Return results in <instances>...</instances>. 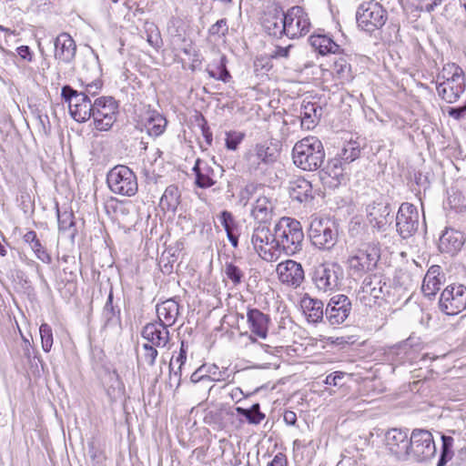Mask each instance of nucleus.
Here are the masks:
<instances>
[{"mask_svg":"<svg viewBox=\"0 0 466 466\" xmlns=\"http://www.w3.org/2000/svg\"><path fill=\"white\" fill-rule=\"evenodd\" d=\"M274 238L278 259L281 254L293 256L302 250L304 233L301 223L289 217H282L274 226Z\"/></svg>","mask_w":466,"mask_h":466,"instance_id":"1","label":"nucleus"},{"mask_svg":"<svg viewBox=\"0 0 466 466\" xmlns=\"http://www.w3.org/2000/svg\"><path fill=\"white\" fill-rule=\"evenodd\" d=\"M294 165L304 171L318 170L324 162L325 150L316 137H307L298 141L292 148Z\"/></svg>","mask_w":466,"mask_h":466,"instance_id":"2","label":"nucleus"},{"mask_svg":"<svg viewBox=\"0 0 466 466\" xmlns=\"http://www.w3.org/2000/svg\"><path fill=\"white\" fill-rule=\"evenodd\" d=\"M443 81L437 84V92L447 103H455L465 90V78L462 69L455 64L448 65L439 74L438 79Z\"/></svg>","mask_w":466,"mask_h":466,"instance_id":"3","label":"nucleus"},{"mask_svg":"<svg viewBox=\"0 0 466 466\" xmlns=\"http://www.w3.org/2000/svg\"><path fill=\"white\" fill-rule=\"evenodd\" d=\"M436 454V446L431 431L414 429L410 435L407 461L425 462Z\"/></svg>","mask_w":466,"mask_h":466,"instance_id":"4","label":"nucleus"},{"mask_svg":"<svg viewBox=\"0 0 466 466\" xmlns=\"http://www.w3.org/2000/svg\"><path fill=\"white\" fill-rule=\"evenodd\" d=\"M390 286L381 275L367 276L358 292V299L366 307L380 304L390 295Z\"/></svg>","mask_w":466,"mask_h":466,"instance_id":"5","label":"nucleus"},{"mask_svg":"<svg viewBox=\"0 0 466 466\" xmlns=\"http://www.w3.org/2000/svg\"><path fill=\"white\" fill-rule=\"evenodd\" d=\"M106 183L113 193L121 196L132 197L138 189L137 176L124 165H117L107 173Z\"/></svg>","mask_w":466,"mask_h":466,"instance_id":"6","label":"nucleus"},{"mask_svg":"<svg viewBox=\"0 0 466 466\" xmlns=\"http://www.w3.org/2000/svg\"><path fill=\"white\" fill-rule=\"evenodd\" d=\"M387 19V11L380 3L375 1L362 3L356 12L358 26L368 33L380 29Z\"/></svg>","mask_w":466,"mask_h":466,"instance_id":"7","label":"nucleus"},{"mask_svg":"<svg viewBox=\"0 0 466 466\" xmlns=\"http://www.w3.org/2000/svg\"><path fill=\"white\" fill-rule=\"evenodd\" d=\"M308 233L312 245L319 249L329 250L338 241L337 227L329 219L314 218Z\"/></svg>","mask_w":466,"mask_h":466,"instance_id":"8","label":"nucleus"},{"mask_svg":"<svg viewBox=\"0 0 466 466\" xmlns=\"http://www.w3.org/2000/svg\"><path fill=\"white\" fill-rule=\"evenodd\" d=\"M342 279L343 269L338 263H321L312 272L313 284L322 292L339 289Z\"/></svg>","mask_w":466,"mask_h":466,"instance_id":"9","label":"nucleus"},{"mask_svg":"<svg viewBox=\"0 0 466 466\" xmlns=\"http://www.w3.org/2000/svg\"><path fill=\"white\" fill-rule=\"evenodd\" d=\"M62 98L68 103L71 116L79 123L87 121L92 116L93 103L86 92H78L70 86H64Z\"/></svg>","mask_w":466,"mask_h":466,"instance_id":"10","label":"nucleus"},{"mask_svg":"<svg viewBox=\"0 0 466 466\" xmlns=\"http://www.w3.org/2000/svg\"><path fill=\"white\" fill-rule=\"evenodd\" d=\"M380 257V249L378 243H364L350 257V269L354 274L362 275L376 267Z\"/></svg>","mask_w":466,"mask_h":466,"instance_id":"11","label":"nucleus"},{"mask_svg":"<svg viewBox=\"0 0 466 466\" xmlns=\"http://www.w3.org/2000/svg\"><path fill=\"white\" fill-rule=\"evenodd\" d=\"M118 105L112 96H101L93 103L92 116L95 128L109 130L116 120Z\"/></svg>","mask_w":466,"mask_h":466,"instance_id":"12","label":"nucleus"},{"mask_svg":"<svg viewBox=\"0 0 466 466\" xmlns=\"http://www.w3.org/2000/svg\"><path fill=\"white\" fill-rule=\"evenodd\" d=\"M439 308L446 315L454 316L466 309V287L451 284L441 294Z\"/></svg>","mask_w":466,"mask_h":466,"instance_id":"13","label":"nucleus"},{"mask_svg":"<svg viewBox=\"0 0 466 466\" xmlns=\"http://www.w3.org/2000/svg\"><path fill=\"white\" fill-rule=\"evenodd\" d=\"M274 230L271 231L267 225L258 224L252 233L251 243L259 257L268 262L278 260L275 248Z\"/></svg>","mask_w":466,"mask_h":466,"instance_id":"14","label":"nucleus"},{"mask_svg":"<svg viewBox=\"0 0 466 466\" xmlns=\"http://www.w3.org/2000/svg\"><path fill=\"white\" fill-rule=\"evenodd\" d=\"M310 22L305 10L299 5L292 6L286 12L283 33L289 39L299 38L309 32Z\"/></svg>","mask_w":466,"mask_h":466,"instance_id":"15","label":"nucleus"},{"mask_svg":"<svg viewBox=\"0 0 466 466\" xmlns=\"http://www.w3.org/2000/svg\"><path fill=\"white\" fill-rule=\"evenodd\" d=\"M420 215L416 206L402 203L396 215V228L402 238L413 236L419 228Z\"/></svg>","mask_w":466,"mask_h":466,"instance_id":"16","label":"nucleus"},{"mask_svg":"<svg viewBox=\"0 0 466 466\" xmlns=\"http://www.w3.org/2000/svg\"><path fill=\"white\" fill-rule=\"evenodd\" d=\"M284 22H286V12L278 5L267 6L260 16V24L264 31L278 39L284 36L282 30Z\"/></svg>","mask_w":466,"mask_h":466,"instance_id":"17","label":"nucleus"},{"mask_svg":"<svg viewBox=\"0 0 466 466\" xmlns=\"http://www.w3.org/2000/svg\"><path fill=\"white\" fill-rule=\"evenodd\" d=\"M410 436L408 431L400 429H390L384 434L383 443L390 454L398 460L407 461Z\"/></svg>","mask_w":466,"mask_h":466,"instance_id":"18","label":"nucleus"},{"mask_svg":"<svg viewBox=\"0 0 466 466\" xmlns=\"http://www.w3.org/2000/svg\"><path fill=\"white\" fill-rule=\"evenodd\" d=\"M228 368L219 370L216 364H203L190 376V383L205 384L206 389H213V382L225 381L228 379Z\"/></svg>","mask_w":466,"mask_h":466,"instance_id":"19","label":"nucleus"},{"mask_svg":"<svg viewBox=\"0 0 466 466\" xmlns=\"http://www.w3.org/2000/svg\"><path fill=\"white\" fill-rule=\"evenodd\" d=\"M350 311L351 301L349 297L339 294L329 299L325 309V318L330 325H339L348 319Z\"/></svg>","mask_w":466,"mask_h":466,"instance_id":"20","label":"nucleus"},{"mask_svg":"<svg viewBox=\"0 0 466 466\" xmlns=\"http://www.w3.org/2000/svg\"><path fill=\"white\" fill-rule=\"evenodd\" d=\"M245 159L249 170L258 171L263 170L268 166L273 164L277 159V156L269 147L258 144L246 154Z\"/></svg>","mask_w":466,"mask_h":466,"instance_id":"21","label":"nucleus"},{"mask_svg":"<svg viewBox=\"0 0 466 466\" xmlns=\"http://www.w3.org/2000/svg\"><path fill=\"white\" fill-rule=\"evenodd\" d=\"M276 271L281 283L293 288L300 286L304 280V270L301 264L292 259L278 264Z\"/></svg>","mask_w":466,"mask_h":466,"instance_id":"22","label":"nucleus"},{"mask_svg":"<svg viewBox=\"0 0 466 466\" xmlns=\"http://www.w3.org/2000/svg\"><path fill=\"white\" fill-rule=\"evenodd\" d=\"M367 212L371 227L379 231L386 230L387 227L392 222L391 209L386 202H373L368 206Z\"/></svg>","mask_w":466,"mask_h":466,"instance_id":"23","label":"nucleus"},{"mask_svg":"<svg viewBox=\"0 0 466 466\" xmlns=\"http://www.w3.org/2000/svg\"><path fill=\"white\" fill-rule=\"evenodd\" d=\"M141 337L146 342L159 349L166 348L170 341L168 327L158 321L146 324L141 330Z\"/></svg>","mask_w":466,"mask_h":466,"instance_id":"24","label":"nucleus"},{"mask_svg":"<svg viewBox=\"0 0 466 466\" xmlns=\"http://www.w3.org/2000/svg\"><path fill=\"white\" fill-rule=\"evenodd\" d=\"M54 56L59 62L68 64L75 58L76 46L69 34H59L54 40Z\"/></svg>","mask_w":466,"mask_h":466,"instance_id":"25","label":"nucleus"},{"mask_svg":"<svg viewBox=\"0 0 466 466\" xmlns=\"http://www.w3.org/2000/svg\"><path fill=\"white\" fill-rule=\"evenodd\" d=\"M247 322L252 335L259 339H266L270 323L268 315L258 309H248L247 312Z\"/></svg>","mask_w":466,"mask_h":466,"instance_id":"26","label":"nucleus"},{"mask_svg":"<svg viewBox=\"0 0 466 466\" xmlns=\"http://www.w3.org/2000/svg\"><path fill=\"white\" fill-rule=\"evenodd\" d=\"M464 243L463 234L461 231L446 228L439 239V249L442 253L456 254Z\"/></svg>","mask_w":466,"mask_h":466,"instance_id":"27","label":"nucleus"},{"mask_svg":"<svg viewBox=\"0 0 466 466\" xmlns=\"http://www.w3.org/2000/svg\"><path fill=\"white\" fill-rule=\"evenodd\" d=\"M345 164L339 157H335L328 161L327 166L320 171L321 178L326 179V176L330 177V181L327 183L330 187H338L346 181Z\"/></svg>","mask_w":466,"mask_h":466,"instance_id":"28","label":"nucleus"},{"mask_svg":"<svg viewBox=\"0 0 466 466\" xmlns=\"http://www.w3.org/2000/svg\"><path fill=\"white\" fill-rule=\"evenodd\" d=\"M300 307L309 322L319 323L325 316L324 304L320 299L305 294L300 300Z\"/></svg>","mask_w":466,"mask_h":466,"instance_id":"29","label":"nucleus"},{"mask_svg":"<svg viewBox=\"0 0 466 466\" xmlns=\"http://www.w3.org/2000/svg\"><path fill=\"white\" fill-rule=\"evenodd\" d=\"M289 196L299 203L309 202L314 198L311 183L304 177H298L289 182Z\"/></svg>","mask_w":466,"mask_h":466,"instance_id":"30","label":"nucleus"},{"mask_svg":"<svg viewBox=\"0 0 466 466\" xmlns=\"http://www.w3.org/2000/svg\"><path fill=\"white\" fill-rule=\"evenodd\" d=\"M192 170L196 176L195 184L198 187L208 188L216 184L214 169L206 161L197 159Z\"/></svg>","mask_w":466,"mask_h":466,"instance_id":"31","label":"nucleus"},{"mask_svg":"<svg viewBox=\"0 0 466 466\" xmlns=\"http://www.w3.org/2000/svg\"><path fill=\"white\" fill-rule=\"evenodd\" d=\"M413 339H407L390 347L386 351L388 360L396 364H402L411 359Z\"/></svg>","mask_w":466,"mask_h":466,"instance_id":"32","label":"nucleus"},{"mask_svg":"<svg viewBox=\"0 0 466 466\" xmlns=\"http://www.w3.org/2000/svg\"><path fill=\"white\" fill-rule=\"evenodd\" d=\"M157 321L169 328L177 321L179 314V305L173 299H167L157 305Z\"/></svg>","mask_w":466,"mask_h":466,"instance_id":"33","label":"nucleus"},{"mask_svg":"<svg viewBox=\"0 0 466 466\" xmlns=\"http://www.w3.org/2000/svg\"><path fill=\"white\" fill-rule=\"evenodd\" d=\"M441 268L438 265L431 266L427 271L423 282L421 290L425 297L431 299L434 297L437 291L441 289Z\"/></svg>","mask_w":466,"mask_h":466,"instance_id":"34","label":"nucleus"},{"mask_svg":"<svg viewBox=\"0 0 466 466\" xmlns=\"http://www.w3.org/2000/svg\"><path fill=\"white\" fill-rule=\"evenodd\" d=\"M102 317L105 328L121 325V310L118 305L114 304L112 289L109 291L106 302L103 308Z\"/></svg>","mask_w":466,"mask_h":466,"instance_id":"35","label":"nucleus"},{"mask_svg":"<svg viewBox=\"0 0 466 466\" xmlns=\"http://www.w3.org/2000/svg\"><path fill=\"white\" fill-rule=\"evenodd\" d=\"M322 116V107L316 103L308 102L302 104L300 108V117L302 127L312 129Z\"/></svg>","mask_w":466,"mask_h":466,"instance_id":"36","label":"nucleus"},{"mask_svg":"<svg viewBox=\"0 0 466 466\" xmlns=\"http://www.w3.org/2000/svg\"><path fill=\"white\" fill-rule=\"evenodd\" d=\"M167 124V121L162 115L156 111H150L147 113L143 125L150 137H157L165 132Z\"/></svg>","mask_w":466,"mask_h":466,"instance_id":"37","label":"nucleus"},{"mask_svg":"<svg viewBox=\"0 0 466 466\" xmlns=\"http://www.w3.org/2000/svg\"><path fill=\"white\" fill-rule=\"evenodd\" d=\"M273 205L267 197H259L256 200L251 214L258 224L266 225L272 218Z\"/></svg>","mask_w":466,"mask_h":466,"instance_id":"38","label":"nucleus"},{"mask_svg":"<svg viewBox=\"0 0 466 466\" xmlns=\"http://www.w3.org/2000/svg\"><path fill=\"white\" fill-rule=\"evenodd\" d=\"M309 41L312 47L322 56L340 52V46L331 37L326 35H311Z\"/></svg>","mask_w":466,"mask_h":466,"instance_id":"39","label":"nucleus"},{"mask_svg":"<svg viewBox=\"0 0 466 466\" xmlns=\"http://www.w3.org/2000/svg\"><path fill=\"white\" fill-rule=\"evenodd\" d=\"M157 349L159 348L147 342L142 344L140 350L137 349V368L154 367L158 356Z\"/></svg>","mask_w":466,"mask_h":466,"instance_id":"40","label":"nucleus"},{"mask_svg":"<svg viewBox=\"0 0 466 466\" xmlns=\"http://www.w3.org/2000/svg\"><path fill=\"white\" fill-rule=\"evenodd\" d=\"M206 72L211 78L228 83L231 78L229 71L227 69V58L224 55L218 56V59L208 64Z\"/></svg>","mask_w":466,"mask_h":466,"instance_id":"41","label":"nucleus"},{"mask_svg":"<svg viewBox=\"0 0 466 466\" xmlns=\"http://www.w3.org/2000/svg\"><path fill=\"white\" fill-rule=\"evenodd\" d=\"M180 203V192L177 186H168L160 198V207L163 210L175 212Z\"/></svg>","mask_w":466,"mask_h":466,"instance_id":"42","label":"nucleus"},{"mask_svg":"<svg viewBox=\"0 0 466 466\" xmlns=\"http://www.w3.org/2000/svg\"><path fill=\"white\" fill-rule=\"evenodd\" d=\"M361 153V147L359 142L355 140H350L344 142L341 148L336 154V157H339L345 164H350L358 159Z\"/></svg>","mask_w":466,"mask_h":466,"instance_id":"43","label":"nucleus"},{"mask_svg":"<svg viewBox=\"0 0 466 466\" xmlns=\"http://www.w3.org/2000/svg\"><path fill=\"white\" fill-rule=\"evenodd\" d=\"M332 73L340 81V83L350 82L353 76L351 66L346 57H339L333 62Z\"/></svg>","mask_w":466,"mask_h":466,"instance_id":"44","label":"nucleus"},{"mask_svg":"<svg viewBox=\"0 0 466 466\" xmlns=\"http://www.w3.org/2000/svg\"><path fill=\"white\" fill-rule=\"evenodd\" d=\"M57 221H58V228L60 231H71L70 237L74 238L76 236L75 221H74V214L72 211L65 210L60 212L59 208L56 210Z\"/></svg>","mask_w":466,"mask_h":466,"instance_id":"45","label":"nucleus"},{"mask_svg":"<svg viewBox=\"0 0 466 466\" xmlns=\"http://www.w3.org/2000/svg\"><path fill=\"white\" fill-rule=\"evenodd\" d=\"M236 411L238 415L245 417L250 424H258L265 418V414L260 411L258 403L253 404L250 409L237 407Z\"/></svg>","mask_w":466,"mask_h":466,"instance_id":"46","label":"nucleus"},{"mask_svg":"<svg viewBox=\"0 0 466 466\" xmlns=\"http://www.w3.org/2000/svg\"><path fill=\"white\" fill-rule=\"evenodd\" d=\"M442 445L441 451L439 461L437 462V466H445L449 461L451 460L453 456V438L451 436L442 435L441 436Z\"/></svg>","mask_w":466,"mask_h":466,"instance_id":"47","label":"nucleus"},{"mask_svg":"<svg viewBox=\"0 0 466 466\" xmlns=\"http://www.w3.org/2000/svg\"><path fill=\"white\" fill-rule=\"evenodd\" d=\"M223 270L226 277L233 283L234 286H238L242 282L244 272L234 263L226 262Z\"/></svg>","mask_w":466,"mask_h":466,"instance_id":"48","label":"nucleus"},{"mask_svg":"<svg viewBox=\"0 0 466 466\" xmlns=\"http://www.w3.org/2000/svg\"><path fill=\"white\" fill-rule=\"evenodd\" d=\"M42 349L45 352H49L53 346V332L52 328L46 324L43 323L39 328Z\"/></svg>","mask_w":466,"mask_h":466,"instance_id":"49","label":"nucleus"},{"mask_svg":"<svg viewBox=\"0 0 466 466\" xmlns=\"http://www.w3.org/2000/svg\"><path fill=\"white\" fill-rule=\"evenodd\" d=\"M219 220L227 234L235 232L238 228L233 215L228 210H223L220 213Z\"/></svg>","mask_w":466,"mask_h":466,"instance_id":"50","label":"nucleus"},{"mask_svg":"<svg viewBox=\"0 0 466 466\" xmlns=\"http://www.w3.org/2000/svg\"><path fill=\"white\" fill-rule=\"evenodd\" d=\"M228 32V21L226 18L218 20L208 28V35L212 36L223 37Z\"/></svg>","mask_w":466,"mask_h":466,"instance_id":"51","label":"nucleus"},{"mask_svg":"<svg viewBox=\"0 0 466 466\" xmlns=\"http://www.w3.org/2000/svg\"><path fill=\"white\" fill-rule=\"evenodd\" d=\"M226 135V147L228 150H236L245 137L243 133L237 131H229Z\"/></svg>","mask_w":466,"mask_h":466,"instance_id":"52","label":"nucleus"},{"mask_svg":"<svg viewBox=\"0 0 466 466\" xmlns=\"http://www.w3.org/2000/svg\"><path fill=\"white\" fill-rule=\"evenodd\" d=\"M31 249L36 256L38 259H40L43 263L50 264L52 262V258L46 249L43 247L40 240L38 239L35 244H32Z\"/></svg>","mask_w":466,"mask_h":466,"instance_id":"53","label":"nucleus"},{"mask_svg":"<svg viewBox=\"0 0 466 466\" xmlns=\"http://www.w3.org/2000/svg\"><path fill=\"white\" fill-rule=\"evenodd\" d=\"M345 375V372L335 371L333 373L329 374L326 377L324 383L335 387L341 386L340 380L344 378Z\"/></svg>","mask_w":466,"mask_h":466,"instance_id":"54","label":"nucleus"},{"mask_svg":"<svg viewBox=\"0 0 466 466\" xmlns=\"http://www.w3.org/2000/svg\"><path fill=\"white\" fill-rule=\"evenodd\" d=\"M448 115L456 120L463 119L466 116V102L462 106L457 107H449Z\"/></svg>","mask_w":466,"mask_h":466,"instance_id":"55","label":"nucleus"},{"mask_svg":"<svg viewBox=\"0 0 466 466\" xmlns=\"http://www.w3.org/2000/svg\"><path fill=\"white\" fill-rule=\"evenodd\" d=\"M292 45H289L288 46L285 47L277 46L270 53V57L273 59L287 58L289 56V50L290 48H292Z\"/></svg>","mask_w":466,"mask_h":466,"instance_id":"56","label":"nucleus"},{"mask_svg":"<svg viewBox=\"0 0 466 466\" xmlns=\"http://www.w3.org/2000/svg\"><path fill=\"white\" fill-rule=\"evenodd\" d=\"M187 350V344L184 340H182L180 344L179 353L175 360V361L179 364V370H181L182 366L186 363Z\"/></svg>","mask_w":466,"mask_h":466,"instance_id":"57","label":"nucleus"},{"mask_svg":"<svg viewBox=\"0 0 466 466\" xmlns=\"http://www.w3.org/2000/svg\"><path fill=\"white\" fill-rule=\"evenodd\" d=\"M267 466H288V460L286 455L281 452L277 453Z\"/></svg>","mask_w":466,"mask_h":466,"instance_id":"58","label":"nucleus"},{"mask_svg":"<svg viewBox=\"0 0 466 466\" xmlns=\"http://www.w3.org/2000/svg\"><path fill=\"white\" fill-rule=\"evenodd\" d=\"M168 383H169L170 387L175 386L176 390L180 386V383H181V370H179V368L177 369V370L173 371V372L170 370L169 382Z\"/></svg>","mask_w":466,"mask_h":466,"instance_id":"59","label":"nucleus"},{"mask_svg":"<svg viewBox=\"0 0 466 466\" xmlns=\"http://www.w3.org/2000/svg\"><path fill=\"white\" fill-rule=\"evenodd\" d=\"M101 86H102V84L99 81L92 82L86 86V89L84 92H86L87 94L88 97H89V96H94L95 95H96L97 91L101 88Z\"/></svg>","mask_w":466,"mask_h":466,"instance_id":"60","label":"nucleus"},{"mask_svg":"<svg viewBox=\"0 0 466 466\" xmlns=\"http://www.w3.org/2000/svg\"><path fill=\"white\" fill-rule=\"evenodd\" d=\"M201 132H202V136L204 137L207 144L208 146H210L212 144V140H213L212 132L205 120H204V124L201 125Z\"/></svg>","mask_w":466,"mask_h":466,"instance_id":"61","label":"nucleus"},{"mask_svg":"<svg viewBox=\"0 0 466 466\" xmlns=\"http://www.w3.org/2000/svg\"><path fill=\"white\" fill-rule=\"evenodd\" d=\"M17 54L22 59L31 61L32 60V53L27 46H21L17 48Z\"/></svg>","mask_w":466,"mask_h":466,"instance_id":"62","label":"nucleus"},{"mask_svg":"<svg viewBox=\"0 0 466 466\" xmlns=\"http://www.w3.org/2000/svg\"><path fill=\"white\" fill-rule=\"evenodd\" d=\"M22 350H23L24 357L26 358L27 360H30L32 352H33V349H32L30 341L24 337H23V342H22Z\"/></svg>","mask_w":466,"mask_h":466,"instance_id":"63","label":"nucleus"},{"mask_svg":"<svg viewBox=\"0 0 466 466\" xmlns=\"http://www.w3.org/2000/svg\"><path fill=\"white\" fill-rule=\"evenodd\" d=\"M283 420L286 424L294 426L297 422V415L292 410H286L283 415Z\"/></svg>","mask_w":466,"mask_h":466,"instance_id":"64","label":"nucleus"}]
</instances>
